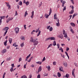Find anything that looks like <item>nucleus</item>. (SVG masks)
Here are the masks:
<instances>
[{"label": "nucleus", "instance_id": "f257e3e1", "mask_svg": "<svg viewBox=\"0 0 78 78\" xmlns=\"http://www.w3.org/2000/svg\"><path fill=\"white\" fill-rule=\"evenodd\" d=\"M51 12H52L51 8H50L49 10V15H48V14H45V16H46V19H47L48 17V16H50V15L51 14Z\"/></svg>", "mask_w": 78, "mask_h": 78}, {"label": "nucleus", "instance_id": "f03ea898", "mask_svg": "<svg viewBox=\"0 0 78 78\" xmlns=\"http://www.w3.org/2000/svg\"><path fill=\"white\" fill-rule=\"evenodd\" d=\"M39 28H38V29H36V33H37V32H38V34L37 35V37H38L41 34V30H39Z\"/></svg>", "mask_w": 78, "mask_h": 78}, {"label": "nucleus", "instance_id": "7ed1b4c3", "mask_svg": "<svg viewBox=\"0 0 78 78\" xmlns=\"http://www.w3.org/2000/svg\"><path fill=\"white\" fill-rule=\"evenodd\" d=\"M33 43H34V46H36V45H37L38 44L39 42L38 41H36V40H35V39H34V41L33 42Z\"/></svg>", "mask_w": 78, "mask_h": 78}, {"label": "nucleus", "instance_id": "20e7f679", "mask_svg": "<svg viewBox=\"0 0 78 78\" xmlns=\"http://www.w3.org/2000/svg\"><path fill=\"white\" fill-rule=\"evenodd\" d=\"M58 37V38H60L61 39H63V35H62V34H59L57 36Z\"/></svg>", "mask_w": 78, "mask_h": 78}, {"label": "nucleus", "instance_id": "39448f33", "mask_svg": "<svg viewBox=\"0 0 78 78\" xmlns=\"http://www.w3.org/2000/svg\"><path fill=\"white\" fill-rule=\"evenodd\" d=\"M61 1V2L62 3V6L64 7V4L66 3V1H62L63 0H58V1Z\"/></svg>", "mask_w": 78, "mask_h": 78}, {"label": "nucleus", "instance_id": "423d86ee", "mask_svg": "<svg viewBox=\"0 0 78 78\" xmlns=\"http://www.w3.org/2000/svg\"><path fill=\"white\" fill-rule=\"evenodd\" d=\"M15 31L16 32V33H18L19 31V28L18 27H16L15 29Z\"/></svg>", "mask_w": 78, "mask_h": 78}, {"label": "nucleus", "instance_id": "0eeeda50", "mask_svg": "<svg viewBox=\"0 0 78 78\" xmlns=\"http://www.w3.org/2000/svg\"><path fill=\"white\" fill-rule=\"evenodd\" d=\"M75 69H73V70L72 71V75L74 77V78H75Z\"/></svg>", "mask_w": 78, "mask_h": 78}, {"label": "nucleus", "instance_id": "6e6552de", "mask_svg": "<svg viewBox=\"0 0 78 78\" xmlns=\"http://www.w3.org/2000/svg\"><path fill=\"white\" fill-rule=\"evenodd\" d=\"M57 22L58 23H56V25L57 27H59V26H60V23H59V20L58 19Z\"/></svg>", "mask_w": 78, "mask_h": 78}, {"label": "nucleus", "instance_id": "1a4fd4ad", "mask_svg": "<svg viewBox=\"0 0 78 78\" xmlns=\"http://www.w3.org/2000/svg\"><path fill=\"white\" fill-rule=\"evenodd\" d=\"M5 3L6 5H7V7H9L8 8L9 9H11V6H10L9 4L7 3L6 2H5Z\"/></svg>", "mask_w": 78, "mask_h": 78}, {"label": "nucleus", "instance_id": "9d476101", "mask_svg": "<svg viewBox=\"0 0 78 78\" xmlns=\"http://www.w3.org/2000/svg\"><path fill=\"white\" fill-rule=\"evenodd\" d=\"M9 30V27H6L3 29V31H8V30Z\"/></svg>", "mask_w": 78, "mask_h": 78}, {"label": "nucleus", "instance_id": "9b49d317", "mask_svg": "<svg viewBox=\"0 0 78 78\" xmlns=\"http://www.w3.org/2000/svg\"><path fill=\"white\" fill-rule=\"evenodd\" d=\"M31 56V54H30L28 56H27L26 58L25 61H28V59L30 58V56Z\"/></svg>", "mask_w": 78, "mask_h": 78}, {"label": "nucleus", "instance_id": "f8f14e48", "mask_svg": "<svg viewBox=\"0 0 78 78\" xmlns=\"http://www.w3.org/2000/svg\"><path fill=\"white\" fill-rule=\"evenodd\" d=\"M30 42H33L34 41V39H33V38L32 37H31L30 38Z\"/></svg>", "mask_w": 78, "mask_h": 78}, {"label": "nucleus", "instance_id": "ddd939ff", "mask_svg": "<svg viewBox=\"0 0 78 78\" xmlns=\"http://www.w3.org/2000/svg\"><path fill=\"white\" fill-rule=\"evenodd\" d=\"M63 64L64 66L65 67H67V63L66 62H63Z\"/></svg>", "mask_w": 78, "mask_h": 78}, {"label": "nucleus", "instance_id": "4468645a", "mask_svg": "<svg viewBox=\"0 0 78 78\" xmlns=\"http://www.w3.org/2000/svg\"><path fill=\"white\" fill-rule=\"evenodd\" d=\"M41 70H42V67L40 66L39 67L38 71V72H41Z\"/></svg>", "mask_w": 78, "mask_h": 78}, {"label": "nucleus", "instance_id": "2eb2a0df", "mask_svg": "<svg viewBox=\"0 0 78 78\" xmlns=\"http://www.w3.org/2000/svg\"><path fill=\"white\" fill-rule=\"evenodd\" d=\"M54 19L55 20L57 19V15L56 13L54 14Z\"/></svg>", "mask_w": 78, "mask_h": 78}, {"label": "nucleus", "instance_id": "dca6fc26", "mask_svg": "<svg viewBox=\"0 0 78 78\" xmlns=\"http://www.w3.org/2000/svg\"><path fill=\"white\" fill-rule=\"evenodd\" d=\"M57 76L58 77H59V78L61 77V73L59 72H58L57 73Z\"/></svg>", "mask_w": 78, "mask_h": 78}, {"label": "nucleus", "instance_id": "f3484780", "mask_svg": "<svg viewBox=\"0 0 78 78\" xmlns=\"http://www.w3.org/2000/svg\"><path fill=\"white\" fill-rule=\"evenodd\" d=\"M20 39L21 40H23V41H25V37L22 36L20 37Z\"/></svg>", "mask_w": 78, "mask_h": 78}, {"label": "nucleus", "instance_id": "a211bd4d", "mask_svg": "<svg viewBox=\"0 0 78 78\" xmlns=\"http://www.w3.org/2000/svg\"><path fill=\"white\" fill-rule=\"evenodd\" d=\"M59 70L60 71H61V72H63V68L62 66H61L59 68Z\"/></svg>", "mask_w": 78, "mask_h": 78}, {"label": "nucleus", "instance_id": "6ab92c4d", "mask_svg": "<svg viewBox=\"0 0 78 78\" xmlns=\"http://www.w3.org/2000/svg\"><path fill=\"white\" fill-rule=\"evenodd\" d=\"M70 28H71V29L70 30V31L72 32L73 34H74L75 32H74V31H73V30L72 29V27H70Z\"/></svg>", "mask_w": 78, "mask_h": 78}, {"label": "nucleus", "instance_id": "aec40b11", "mask_svg": "<svg viewBox=\"0 0 78 78\" xmlns=\"http://www.w3.org/2000/svg\"><path fill=\"white\" fill-rule=\"evenodd\" d=\"M12 58V57H11L7 58L6 59V61H9L10 60V59H11Z\"/></svg>", "mask_w": 78, "mask_h": 78}, {"label": "nucleus", "instance_id": "412c9836", "mask_svg": "<svg viewBox=\"0 0 78 78\" xmlns=\"http://www.w3.org/2000/svg\"><path fill=\"white\" fill-rule=\"evenodd\" d=\"M46 68L48 69V71H50V66H46Z\"/></svg>", "mask_w": 78, "mask_h": 78}, {"label": "nucleus", "instance_id": "4be33fe9", "mask_svg": "<svg viewBox=\"0 0 78 78\" xmlns=\"http://www.w3.org/2000/svg\"><path fill=\"white\" fill-rule=\"evenodd\" d=\"M70 25H71L72 26V27H75V24L73 23H71Z\"/></svg>", "mask_w": 78, "mask_h": 78}, {"label": "nucleus", "instance_id": "5701e85b", "mask_svg": "<svg viewBox=\"0 0 78 78\" xmlns=\"http://www.w3.org/2000/svg\"><path fill=\"white\" fill-rule=\"evenodd\" d=\"M74 12V10L72 9L71 10V11L70 12H69V13L70 14H73V12Z\"/></svg>", "mask_w": 78, "mask_h": 78}, {"label": "nucleus", "instance_id": "b1692460", "mask_svg": "<svg viewBox=\"0 0 78 78\" xmlns=\"http://www.w3.org/2000/svg\"><path fill=\"white\" fill-rule=\"evenodd\" d=\"M6 49H4L2 51V53H6Z\"/></svg>", "mask_w": 78, "mask_h": 78}, {"label": "nucleus", "instance_id": "393cba45", "mask_svg": "<svg viewBox=\"0 0 78 78\" xmlns=\"http://www.w3.org/2000/svg\"><path fill=\"white\" fill-rule=\"evenodd\" d=\"M6 16H0V18H1V20H2V19H4Z\"/></svg>", "mask_w": 78, "mask_h": 78}, {"label": "nucleus", "instance_id": "a878e982", "mask_svg": "<svg viewBox=\"0 0 78 78\" xmlns=\"http://www.w3.org/2000/svg\"><path fill=\"white\" fill-rule=\"evenodd\" d=\"M56 40V39H55V37H51V41L53 40V41H55Z\"/></svg>", "mask_w": 78, "mask_h": 78}, {"label": "nucleus", "instance_id": "bb28decb", "mask_svg": "<svg viewBox=\"0 0 78 78\" xmlns=\"http://www.w3.org/2000/svg\"><path fill=\"white\" fill-rule=\"evenodd\" d=\"M59 50H60L61 51V52L62 53H63L64 52L63 49H62V47L60 48Z\"/></svg>", "mask_w": 78, "mask_h": 78}, {"label": "nucleus", "instance_id": "cd10ccee", "mask_svg": "<svg viewBox=\"0 0 78 78\" xmlns=\"http://www.w3.org/2000/svg\"><path fill=\"white\" fill-rule=\"evenodd\" d=\"M21 78H27V77L25 75H24L23 76H22Z\"/></svg>", "mask_w": 78, "mask_h": 78}, {"label": "nucleus", "instance_id": "c85d7f7f", "mask_svg": "<svg viewBox=\"0 0 78 78\" xmlns=\"http://www.w3.org/2000/svg\"><path fill=\"white\" fill-rule=\"evenodd\" d=\"M32 58H33V57H31L29 59V60L28 61V62H31V59H32Z\"/></svg>", "mask_w": 78, "mask_h": 78}, {"label": "nucleus", "instance_id": "c756f323", "mask_svg": "<svg viewBox=\"0 0 78 78\" xmlns=\"http://www.w3.org/2000/svg\"><path fill=\"white\" fill-rule=\"evenodd\" d=\"M12 38H9V42L10 44L12 43Z\"/></svg>", "mask_w": 78, "mask_h": 78}, {"label": "nucleus", "instance_id": "7c9ffc66", "mask_svg": "<svg viewBox=\"0 0 78 78\" xmlns=\"http://www.w3.org/2000/svg\"><path fill=\"white\" fill-rule=\"evenodd\" d=\"M7 42H8V41H7V40H6L4 43V44L5 46H7V44H7Z\"/></svg>", "mask_w": 78, "mask_h": 78}, {"label": "nucleus", "instance_id": "2f4dec72", "mask_svg": "<svg viewBox=\"0 0 78 78\" xmlns=\"http://www.w3.org/2000/svg\"><path fill=\"white\" fill-rule=\"evenodd\" d=\"M63 35H64V37H66V38H67V34H63Z\"/></svg>", "mask_w": 78, "mask_h": 78}, {"label": "nucleus", "instance_id": "473e14b6", "mask_svg": "<svg viewBox=\"0 0 78 78\" xmlns=\"http://www.w3.org/2000/svg\"><path fill=\"white\" fill-rule=\"evenodd\" d=\"M36 64H40V65H41L42 64V62H36Z\"/></svg>", "mask_w": 78, "mask_h": 78}, {"label": "nucleus", "instance_id": "72a5a7b5", "mask_svg": "<svg viewBox=\"0 0 78 78\" xmlns=\"http://www.w3.org/2000/svg\"><path fill=\"white\" fill-rule=\"evenodd\" d=\"M25 4H26V6H28V5L30 4V2H29V1H27V2H26Z\"/></svg>", "mask_w": 78, "mask_h": 78}, {"label": "nucleus", "instance_id": "f704fd0d", "mask_svg": "<svg viewBox=\"0 0 78 78\" xmlns=\"http://www.w3.org/2000/svg\"><path fill=\"white\" fill-rule=\"evenodd\" d=\"M56 45V41H54L53 43V46H55Z\"/></svg>", "mask_w": 78, "mask_h": 78}, {"label": "nucleus", "instance_id": "c9c22d12", "mask_svg": "<svg viewBox=\"0 0 78 78\" xmlns=\"http://www.w3.org/2000/svg\"><path fill=\"white\" fill-rule=\"evenodd\" d=\"M27 15H28V13L27 12V11H26L25 12V14L24 16L25 17H26V16H27Z\"/></svg>", "mask_w": 78, "mask_h": 78}, {"label": "nucleus", "instance_id": "e433bc0d", "mask_svg": "<svg viewBox=\"0 0 78 78\" xmlns=\"http://www.w3.org/2000/svg\"><path fill=\"white\" fill-rule=\"evenodd\" d=\"M49 40H51V37L46 38V41H49Z\"/></svg>", "mask_w": 78, "mask_h": 78}, {"label": "nucleus", "instance_id": "4c0bfd02", "mask_svg": "<svg viewBox=\"0 0 78 78\" xmlns=\"http://www.w3.org/2000/svg\"><path fill=\"white\" fill-rule=\"evenodd\" d=\"M13 19V17H11V18L9 17V20H10V21L11 20H12Z\"/></svg>", "mask_w": 78, "mask_h": 78}, {"label": "nucleus", "instance_id": "58836bf2", "mask_svg": "<svg viewBox=\"0 0 78 78\" xmlns=\"http://www.w3.org/2000/svg\"><path fill=\"white\" fill-rule=\"evenodd\" d=\"M19 5H22V1H20L19 3Z\"/></svg>", "mask_w": 78, "mask_h": 78}, {"label": "nucleus", "instance_id": "ea45409f", "mask_svg": "<svg viewBox=\"0 0 78 78\" xmlns=\"http://www.w3.org/2000/svg\"><path fill=\"white\" fill-rule=\"evenodd\" d=\"M66 77L67 78H69V74H66Z\"/></svg>", "mask_w": 78, "mask_h": 78}, {"label": "nucleus", "instance_id": "a19ab883", "mask_svg": "<svg viewBox=\"0 0 78 78\" xmlns=\"http://www.w3.org/2000/svg\"><path fill=\"white\" fill-rule=\"evenodd\" d=\"M52 44H50V45H49L48 46V48H50V47H51V46H52Z\"/></svg>", "mask_w": 78, "mask_h": 78}, {"label": "nucleus", "instance_id": "79ce46f5", "mask_svg": "<svg viewBox=\"0 0 78 78\" xmlns=\"http://www.w3.org/2000/svg\"><path fill=\"white\" fill-rule=\"evenodd\" d=\"M20 46L21 47H23L24 46V43H23L20 44Z\"/></svg>", "mask_w": 78, "mask_h": 78}, {"label": "nucleus", "instance_id": "37998d69", "mask_svg": "<svg viewBox=\"0 0 78 78\" xmlns=\"http://www.w3.org/2000/svg\"><path fill=\"white\" fill-rule=\"evenodd\" d=\"M49 30L50 31H52L53 30V28H52V27H51L49 28Z\"/></svg>", "mask_w": 78, "mask_h": 78}, {"label": "nucleus", "instance_id": "c03bdc74", "mask_svg": "<svg viewBox=\"0 0 78 78\" xmlns=\"http://www.w3.org/2000/svg\"><path fill=\"white\" fill-rule=\"evenodd\" d=\"M63 34H66V31H65V30L64 29L63 30Z\"/></svg>", "mask_w": 78, "mask_h": 78}, {"label": "nucleus", "instance_id": "a18cd8bd", "mask_svg": "<svg viewBox=\"0 0 78 78\" xmlns=\"http://www.w3.org/2000/svg\"><path fill=\"white\" fill-rule=\"evenodd\" d=\"M71 2L73 3V5H74V0H70Z\"/></svg>", "mask_w": 78, "mask_h": 78}, {"label": "nucleus", "instance_id": "49530a36", "mask_svg": "<svg viewBox=\"0 0 78 78\" xmlns=\"http://www.w3.org/2000/svg\"><path fill=\"white\" fill-rule=\"evenodd\" d=\"M71 8L72 9H74V7H73V6L70 5V7L71 8Z\"/></svg>", "mask_w": 78, "mask_h": 78}, {"label": "nucleus", "instance_id": "de8ad7c7", "mask_svg": "<svg viewBox=\"0 0 78 78\" xmlns=\"http://www.w3.org/2000/svg\"><path fill=\"white\" fill-rule=\"evenodd\" d=\"M18 15V13H17V11H16V12L15 16H17Z\"/></svg>", "mask_w": 78, "mask_h": 78}, {"label": "nucleus", "instance_id": "09e8293b", "mask_svg": "<svg viewBox=\"0 0 78 78\" xmlns=\"http://www.w3.org/2000/svg\"><path fill=\"white\" fill-rule=\"evenodd\" d=\"M27 62L26 63V64H24V68L26 69V66H27Z\"/></svg>", "mask_w": 78, "mask_h": 78}, {"label": "nucleus", "instance_id": "8fccbe9b", "mask_svg": "<svg viewBox=\"0 0 78 78\" xmlns=\"http://www.w3.org/2000/svg\"><path fill=\"white\" fill-rule=\"evenodd\" d=\"M57 47H58V49H59V44H57Z\"/></svg>", "mask_w": 78, "mask_h": 78}, {"label": "nucleus", "instance_id": "3c124183", "mask_svg": "<svg viewBox=\"0 0 78 78\" xmlns=\"http://www.w3.org/2000/svg\"><path fill=\"white\" fill-rule=\"evenodd\" d=\"M69 49H69V48L67 47L66 50V51H69Z\"/></svg>", "mask_w": 78, "mask_h": 78}, {"label": "nucleus", "instance_id": "603ef678", "mask_svg": "<svg viewBox=\"0 0 78 78\" xmlns=\"http://www.w3.org/2000/svg\"><path fill=\"white\" fill-rule=\"evenodd\" d=\"M37 78H41V75L38 74L37 76Z\"/></svg>", "mask_w": 78, "mask_h": 78}, {"label": "nucleus", "instance_id": "864d4df0", "mask_svg": "<svg viewBox=\"0 0 78 78\" xmlns=\"http://www.w3.org/2000/svg\"><path fill=\"white\" fill-rule=\"evenodd\" d=\"M53 64L54 66H55L56 64V62H53Z\"/></svg>", "mask_w": 78, "mask_h": 78}, {"label": "nucleus", "instance_id": "5fc2aeb1", "mask_svg": "<svg viewBox=\"0 0 78 78\" xmlns=\"http://www.w3.org/2000/svg\"><path fill=\"white\" fill-rule=\"evenodd\" d=\"M26 25H25L24 26V30H26L27 29V27H26Z\"/></svg>", "mask_w": 78, "mask_h": 78}, {"label": "nucleus", "instance_id": "6e6d98bb", "mask_svg": "<svg viewBox=\"0 0 78 78\" xmlns=\"http://www.w3.org/2000/svg\"><path fill=\"white\" fill-rule=\"evenodd\" d=\"M5 74H6V73H4V74H3L2 78H5Z\"/></svg>", "mask_w": 78, "mask_h": 78}, {"label": "nucleus", "instance_id": "4d7b16f0", "mask_svg": "<svg viewBox=\"0 0 78 78\" xmlns=\"http://www.w3.org/2000/svg\"><path fill=\"white\" fill-rule=\"evenodd\" d=\"M74 64H75V66H76V67H78V65H77V63L75 62Z\"/></svg>", "mask_w": 78, "mask_h": 78}, {"label": "nucleus", "instance_id": "13d9d810", "mask_svg": "<svg viewBox=\"0 0 78 78\" xmlns=\"http://www.w3.org/2000/svg\"><path fill=\"white\" fill-rule=\"evenodd\" d=\"M10 72H12V70H13V67H12L10 69Z\"/></svg>", "mask_w": 78, "mask_h": 78}, {"label": "nucleus", "instance_id": "bf43d9fd", "mask_svg": "<svg viewBox=\"0 0 78 78\" xmlns=\"http://www.w3.org/2000/svg\"><path fill=\"white\" fill-rule=\"evenodd\" d=\"M61 56L62 57H63V58H65V55H62V54H61Z\"/></svg>", "mask_w": 78, "mask_h": 78}, {"label": "nucleus", "instance_id": "052dcab7", "mask_svg": "<svg viewBox=\"0 0 78 78\" xmlns=\"http://www.w3.org/2000/svg\"><path fill=\"white\" fill-rule=\"evenodd\" d=\"M44 76H48V74L47 73H45L44 74Z\"/></svg>", "mask_w": 78, "mask_h": 78}, {"label": "nucleus", "instance_id": "680f3d73", "mask_svg": "<svg viewBox=\"0 0 78 78\" xmlns=\"http://www.w3.org/2000/svg\"><path fill=\"white\" fill-rule=\"evenodd\" d=\"M66 6H65L64 7L63 9V11H65V10H66Z\"/></svg>", "mask_w": 78, "mask_h": 78}, {"label": "nucleus", "instance_id": "e2e57ef3", "mask_svg": "<svg viewBox=\"0 0 78 78\" xmlns=\"http://www.w3.org/2000/svg\"><path fill=\"white\" fill-rule=\"evenodd\" d=\"M42 2H41V3H40L39 4V8H40V7H41V6H42Z\"/></svg>", "mask_w": 78, "mask_h": 78}, {"label": "nucleus", "instance_id": "0e129e2a", "mask_svg": "<svg viewBox=\"0 0 78 78\" xmlns=\"http://www.w3.org/2000/svg\"><path fill=\"white\" fill-rule=\"evenodd\" d=\"M50 26H47V29H48V30H49V28H50Z\"/></svg>", "mask_w": 78, "mask_h": 78}, {"label": "nucleus", "instance_id": "69168bd1", "mask_svg": "<svg viewBox=\"0 0 78 78\" xmlns=\"http://www.w3.org/2000/svg\"><path fill=\"white\" fill-rule=\"evenodd\" d=\"M19 62H20V61H22V58H20L19 59Z\"/></svg>", "mask_w": 78, "mask_h": 78}, {"label": "nucleus", "instance_id": "338daca9", "mask_svg": "<svg viewBox=\"0 0 78 78\" xmlns=\"http://www.w3.org/2000/svg\"><path fill=\"white\" fill-rule=\"evenodd\" d=\"M45 57H44L43 59V61H45Z\"/></svg>", "mask_w": 78, "mask_h": 78}, {"label": "nucleus", "instance_id": "774afa93", "mask_svg": "<svg viewBox=\"0 0 78 78\" xmlns=\"http://www.w3.org/2000/svg\"><path fill=\"white\" fill-rule=\"evenodd\" d=\"M32 77V75L31 74H30V75L29 76V78H31Z\"/></svg>", "mask_w": 78, "mask_h": 78}]
</instances>
